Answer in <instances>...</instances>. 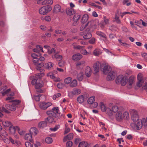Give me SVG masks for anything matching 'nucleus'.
Returning a JSON list of instances; mask_svg holds the SVG:
<instances>
[{"label":"nucleus","mask_w":147,"mask_h":147,"mask_svg":"<svg viewBox=\"0 0 147 147\" xmlns=\"http://www.w3.org/2000/svg\"><path fill=\"white\" fill-rule=\"evenodd\" d=\"M9 102H13V103L11 105L6 104L5 106L6 109L4 107H2V108L0 107V111H4L7 114H9L10 112L9 111L7 110L6 109L11 111H14L16 110V107L20 103V101L17 100H11Z\"/></svg>","instance_id":"obj_1"},{"label":"nucleus","mask_w":147,"mask_h":147,"mask_svg":"<svg viewBox=\"0 0 147 147\" xmlns=\"http://www.w3.org/2000/svg\"><path fill=\"white\" fill-rule=\"evenodd\" d=\"M45 60V58L43 57H40L39 58L33 59V61L34 64L36 65V69L40 72H43L44 70L41 67L44 65V63L42 61Z\"/></svg>","instance_id":"obj_2"},{"label":"nucleus","mask_w":147,"mask_h":147,"mask_svg":"<svg viewBox=\"0 0 147 147\" xmlns=\"http://www.w3.org/2000/svg\"><path fill=\"white\" fill-rule=\"evenodd\" d=\"M46 113L50 118L54 120H53V123H55L57 121V119H60L62 116L60 113L55 114L52 111H47Z\"/></svg>","instance_id":"obj_3"},{"label":"nucleus","mask_w":147,"mask_h":147,"mask_svg":"<svg viewBox=\"0 0 147 147\" xmlns=\"http://www.w3.org/2000/svg\"><path fill=\"white\" fill-rule=\"evenodd\" d=\"M46 113L50 118L54 120H53V123H55L57 121V119H60L62 116L60 113L55 114L52 111H47Z\"/></svg>","instance_id":"obj_4"},{"label":"nucleus","mask_w":147,"mask_h":147,"mask_svg":"<svg viewBox=\"0 0 147 147\" xmlns=\"http://www.w3.org/2000/svg\"><path fill=\"white\" fill-rule=\"evenodd\" d=\"M127 77L125 76L124 77L122 75L118 76L116 80V83L117 84H121V85L124 86L127 82Z\"/></svg>","instance_id":"obj_5"},{"label":"nucleus","mask_w":147,"mask_h":147,"mask_svg":"<svg viewBox=\"0 0 147 147\" xmlns=\"http://www.w3.org/2000/svg\"><path fill=\"white\" fill-rule=\"evenodd\" d=\"M54 120L48 116L45 118L44 121L40 122L38 125V127L40 129H43L47 126V124L49 123H53V120Z\"/></svg>","instance_id":"obj_6"},{"label":"nucleus","mask_w":147,"mask_h":147,"mask_svg":"<svg viewBox=\"0 0 147 147\" xmlns=\"http://www.w3.org/2000/svg\"><path fill=\"white\" fill-rule=\"evenodd\" d=\"M43 86V84L42 81L39 79L38 81L35 85V88L37 92L42 93L44 92L45 90L42 88Z\"/></svg>","instance_id":"obj_7"},{"label":"nucleus","mask_w":147,"mask_h":147,"mask_svg":"<svg viewBox=\"0 0 147 147\" xmlns=\"http://www.w3.org/2000/svg\"><path fill=\"white\" fill-rule=\"evenodd\" d=\"M52 7L49 5H47L41 7L39 10L40 14L45 15L52 10Z\"/></svg>","instance_id":"obj_8"},{"label":"nucleus","mask_w":147,"mask_h":147,"mask_svg":"<svg viewBox=\"0 0 147 147\" xmlns=\"http://www.w3.org/2000/svg\"><path fill=\"white\" fill-rule=\"evenodd\" d=\"M130 113L131 115V119L134 122L139 121L137 111L134 109L130 110Z\"/></svg>","instance_id":"obj_9"},{"label":"nucleus","mask_w":147,"mask_h":147,"mask_svg":"<svg viewBox=\"0 0 147 147\" xmlns=\"http://www.w3.org/2000/svg\"><path fill=\"white\" fill-rule=\"evenodd\" d=\"M101 70L102 71L103 73L105 74L109 73L111 71V68L109 66L102 64L101 65Z\"/></svg>","instance_id":"obj_10"},{"label":"nucleus","mask_w":147,"mask_h":147,"mask_svg":"<svg viewBox=\"0 0 147 147\" xmlns=\"http://www.w3.org/2000/svg\"><path fill=\"white\" fill-rule=\"evenodd\" d=\"M116 76V72L111 71L108 73L107 79V80L109 81L113 80L114 79Z\"/></svg>","instance_id":"obj_11"},{"label":"nucleus","mask_w":147,"mask_h":147,"mask_svg":"<svg viewBox=\"0 0 147 147\" xmlns=\"http://www.w3.org/2000/svg\"><path fill=\"white\" fill-rule=\"evenodd\" d=\"M102 64L98 62H96L94 64L93 67L94 69V74H96L99 71L100 67V69H101Z\"/></svg>","instance_id":"obj_12"},{"label":"nucleus","mask_w":147,"mask_h":147,"mask_svg":"<svg viewBox=\"0 0 147 147\" xmlns=\"http://www.w3.org/2000/svg\"><path fill=\"white\" fill-rule=\"evenodd\" d=\"M51 105L52 103L50 102H42L40 103V107L41 109L45 110Z\"/></svg>","instance_id":"obj_13"},{"label":"nucleus","mask_w":147,"mask_h":147,"mask_svg":"<svg viewBox=\"0 0 147 147\" xmlns=\"http://www.w3.org/2000/svg\"><path fill=\"white\" fill-rule=\"evenodd\" d=\"M88 25L90 27V28L92 29V30L94 29H95L96 28V21L94 20H92L86 24V26Z\"/></svg>","instance_id":"obj_14"},{"label":"nucleus","mask_w":147,"mask_h":147,"mask_svg":"<svg viewBox=\"0 0 147 147\" xmlns=\"http://www.w3.org/2000/svg\"><path fill=\"white\" fill-rule=\"evenodd\" d=\"M76 65L77 69H82L85 65V62L82 61L76 62Z\"/></svg>","instance_id":"obj_15"},{"label":"nucleus","mask_w":147,"mask_h":147,"mask_svg":"<svg viewBox=\"0 0 147 147\" xmlns=\"http://www.w3.org/2000/svg\"><path fill=\"white\" fill-rule=\"evenodd\" d=\"M123 117L122 113L120 111L117 112L115 115L116 119L118 121H121Z\"/></svg>","instance_id":"obj_16"},{"label":"nucleus","mask_w":147,"mask_h":147,"mask_svg":"<svg viewBox=\"0 0 147 147\" xmlns=\"http://www.w3.org/2000/svg\"><path fill=\"white\" fill-rule=\"evenodd\" d=\"M53 64L51 62L44 64L43 66L45 68L49 70H51L52 69Z\"/></svg>","instance_id":"obj_17"},{"label":"nucleus","mask_w":147,"mask_h":147,"mask_svg":"<svg viewBox=\"0 0 147 147\" xmlns=\"http://www.w3.org/2000/svg\"><path fill=\"white\" fill-rule=\"evenodd\" d=\"M66 12L67 15L71 16L76 13V11L73 8H68L66 9Z\"/></svg>","instance_id":"obj_18"},{"label":"nucleus","mask_w":147,"mask_h":147,"mask_svg":"<svg viewBox=\"0 0 147 147\" xmlns=\"http://www.w3.org/2000/svg\"><path fill=\"white\" fill-rule=\"evenodd\" d=\"M30 133L32 135H36L38 133V131L37 129L35 127H32L30 130Z\"/></svg>","instance_id":"obj_19"},{"label":"nucleus","mask_w":147,"mask_h":147,"mask_svg":"<svg viewBox=\"0 0 147 147\" xmlns=\"http://www.w3.org/2000/svg\"><path fill=\"white\" fill-rule=\"evenodd\" d=\"M81 17L80 15L77 14H76L74 15L73 19V20L74 22L75 25L77 24V22L79 20Z\"/></svg>","instance_id":"obj_20"},{"label":"nucleus","mask_w":147,"mask_h":147,"mask_svg":"<svg viewBox=\"0 0 147 147\" xmlns=\"http://www.w3.org/2000/svg\"><path fill=\"white\" fill-rule=\"evenodd\" d=\"M82 55L79 54H77L73 55L72 57L73 60H80L82 58Z\"/></svg>","instance_id":"obj_21"},{"label":"nucleus","mask_w":147,"mask_h":147,"mask_svg":"<svg viewBox=\"0 0 147 147\" xmlns=\"http://www.w3.org/2000/svg\"><path fill=\"white\" fill-rule=\"evenodd\" d=\"M135 80V78L134 76H131L129 77L128 79V83L129 86H131L134 83Z\"/></svg>","instance_id":"obj_22"},{"label":"nucleus","mask_w":147,"mask_h":147,"mask_svg":"<svg viewBox=\"0 0 147 147\" xmlns=\"http://www.w3.org/2000/svg\"><path fill=\"white\" fill-rule=\"evenodd\" d=\"M24 138L25 140L29 141L31 142H33V140L32 139V135L30 133L26 134Z\"/></svg>","instance_id":"obj_23"},{"label":"nucleus","mask_w":147,"mask_h":147,"mask_svg":"<svg viewBox=\"0 0 147 147\" xmlns=\"http://www.w3.org/2000/svg\"><path fill=\"white\" fill-rule=\"evenodd\" d=\"M90 30V29L87 28L86 30V31H87L88 33L83 36L84 39H88L90 38L92 36V34L90 32H89Z\"/></svg>","instance_id":"obj_24"},{"label":"nucleus","mask_w":147,"mask_h":147,"mask_svg":"<svg viewBox=\"0 0 147 147\" xmlns=\"http://www.w3.org/2000/svg\"><path fill=\"white\" fill-rule=\"evenodd\" d=\"M91 69L88 66L86 67L85 70V74L86 76L89 77L91 75Z\"/></svg>","instance_id":"obj_25"},{"label":"nucleus","mask_w":147,"mask_h":147,"mask_svg":"<svg viewBox=\"0 0 147 147\" xmlns=\"http://www.w3.org/2000/svg\"><path fill=\"white\" fill-rule=\"evenodd\" d=\"M81 92V90L78 89L74 88L73 90L70 93L73 95H78L80 94Z\"/></svg>","instance_id":"obj_26"},{"label":"nucleus","mask_w":147,"mask_h":147,"mask_svg":"<svg viewBox=\"0 0 147 147\" xmlns=\"http://www.w3.org/2000/svg\"><path fill=\"white\" fill-rule=\"evenodd\" d=\"M61 7L58 5H56L55 6L54 8L53 9L54 12L55 13H57L60 12Z\"/></svg>","instance_id":"obj_27"},{"label":"nucleus","mask_w":147,"mask_h":147,"mask_svg":"<svg viewBox=\"0 0 147 147\" xmlns=\"http://www.w3.org/2000/svg\"><path fill=\"white\" fill-rule=\"evenodd\" d=\"M88 16L87 14H84L81 19V22L82 23L84 24L86 22L88 19Z\"/></svg>","instance_id":"obj_28"},{"label":"nucleus","mask_w":147,"mask_h":147,"mask_svg":"<svg viewBox=\"0 0 147 147\" xmlns=\"http://www.w3.org/2000/svg\"><path fill=\"white\" fill-rule=\"evenodd\" d=\"M9 130L12 134L15 133L16 131L17 130L16 128V127H14L13 125H11L9 128Z\"/></svg>","instance_id":"obj_29"},{"label":"nucleus","mask_w":147,"mask_h":147,"mask_svg":"<svg viewBox=\"0 0 147 147\" xmlns=\"http://www.w3.org/2000/svg\"><path fill=\"white\" fill-rule=\"evenodd\" d=\"M84 97L83 95H81L78 97L77 99V101L80 103L83 102L84 101Z\"/></svg>","instance_id":"obj_30"},{"label":"nucleus","mask_w":147,"mask_h":147,"mask_svg":"<svg viewBox=\"0 0 147 147\" xmlns=\"http://www.w3.org/2000/svg\"><path fill=\"white\" fill-rule=\"evenodd\" d=\"M100 109L102 112H106L107 108L103 102H101L100 103Z\"/></svg>","instance_id":"obj_31"},{"label":"nucleus","mask_w":147,"mask_h":147,"mask_svg":"<svg viewBox=\"0 0 147 147\" xmlns=\"http://www.w3.org/2000/svg\"><path fill=\"white\" fill-rule=\"evenodd\" d=\"M84 74L82 72H80L77 76V78L79 81H81L83 78Z\"/></svg>","instance_id":"obj_32"},{"label":"nucleus","mask_w":147,"mask_h":147,"mask_svg":"<svg viewBox=\"0 0 147 147\" xmlns=\"http://www.w3.org/2000/svg\"><path fill=\"white\" fill-rule=\"evenodd\" d=\"M137 123L135 124V125H136L137 129L138 130L140 129L142 127L143 125L142 124V123L140 121H139Z\"/></svg>","instance_id":"obj_33"},{"label":"nucleus","mask_w":147,"mask_h":147,"mask_svg":"<svg viewBox=\"0 0 147 147\" xmlns=\"http://www.w3.org/2000/svg\"><path fill=\"white\" fill-rule=\"evenodd\" d=\"M96 34L101 37L105 38V39H107V36L105 34L102 32L100 31H97L96 32Z\"/></svg>","instance_id":"obj_34"},{"label":"nucleus","mask_w":147,"mask_h":147,"mask_svg":"<svg viewBox=\"0 0 147 147\" xmlns=\"http://www.w3.org/2000/svg\"><path fill=\"white\" fill-rule=\"evenodd\" d=\"M95 100V97L94 96L90 97L88 99V102L90 104H92L93 103Z\"/></svg>","instance_id":"obj_35"},{"label":"nucleus","mask_w":147,"mask_h":147,"mask_svg":"<svg viewBox=\"0 0 147 147\" xmlns=\"http://www.w3.org/2000/svg\"><path fill=\"white\" fill-rule=\"evenodd\" d=\"M2 123L3 125L6 127H8L11 125V123L10 122L7 121H3Z\"/></svg>","instance_id":"obj_36"},{"label":"nucleus","mask_w":147,"mask_h":147,"mask_svg":"<svg viewBox=\"0 0 147 147\" xmlns=\"http://www.w3.org/2000/svg\"><path fill=\"white\" fill-rule=\"evenodd\" d=\"M77 81L76 80H74L70 84L71 87H74L76 86L77 85Z\"/></svg>","instance_id":"obj_37"},{"label":"nucleus","mask_w":147,"mask_h":147,"mask_svg":"<svg viewBox=\"0 0 147 147\" xmlns=\"http://www.w3.org/2000/svg\"><path fill=\"white\" fill-rule=\"evenodd\" d=\"M88 145V143L85 141L80 142L78 145V147H86Z\"/></svg>","instance_id":"obj_38"},{"label":"nucleus","mask_w":147,"mask_h":147,"mask_svg":"<svg viewBox=\"0 0 147 147\" xmlns=\"http://www.w3.org/2000/svg\"><path fill=\"white\" fill-rule=\"evenodd\" d=\"M137 78L138 81L140 80V81H142L145 80V81H146L147 79V78L143 79L142 78V74L141 73L139 74H138Z\"/></svg>","instance_id":"obj_39"},{"label":"nucleus","mask_w":147,"mask_h":147,"mask_svg":"<svg viewBox=\"0 0 147 147\" xmlns=\"http://www.w3.org/2000/svg\"><path fill=\"white\" fill-rule=\"evenodd\" d=\"M145 80L140 81V80L138 81L136 83L137 86L138 87H141L143 85V84L145 83Z\"/></svg>","instance_id":"obj_40"},{"label":"nucleus","mask_w":147,"mask_h":147,"mask_svg":"<svg viewBox=\"0 0 147 147\" xmlns=\"http://www.w3.org/2000/svg\"><path fill=\"white\" fill-rule=\"evenodd\" d=\"M41 55L39 53L37 54L33 53L31 55V57L33 58V59H38V57Z\"/></svg>","instance_id":"obj_41"},{"label":"nucleus","mask_w":147,"mask_h":147,"mask_svg":"<svg viewBox=\"0 0 147 147\" xmlns=\"http://www.w3.org/2000/svg\"><path fill=\"white\" fill-rule=\"evenodd\" d=\"M52 111L55 114L58 113L59 111V108L58 107H55L53 108L51 111Z\"/></svg>","instance_id":"obj_42"},{"label":"nucleus","mask_w":147,"mask_h":147,"mask_svg":"<svg viewBox=\"0 0 147 147\" xmlns=\"http://www.w3.org/2000/svg\"><path fill=\"white\" fill-rule=\"evenodd\" d=\"M88 4L89 5L98 8L99 9L101 10V9H102V7H101L100 6L96 5L94 3L89 2V3Z\"/></svg>","instance_id":"obj_43"},{"label":"nucleus","mask_w":147,"mask_h":147,"mask_svg":"<svg viewBox=\"0 0 147 147\" xmlns=\"http://www.w3.org/2000/svg\"><path fill=\"white\" fill-rule=\"evenodd\" d=\"M46 142L48 144L51 143L53 142L52 138L50 137H47L45 139Z\"/></svg>","instance_id":"obj_44"},{"label":"nucleus","mask_w":147,"mask_h":147,"mask_svg":"<svg viewBox=\"0 0 147 147\" xmlns=\"http://www.w3.org/2000/svg\"><path fill=\"white\" fill-rule=\"evenodd\" d=\"M100 51L96 49L93 51L94 55L96 56H98L101 54Z\"/></svg>","instance_id":"obj_45"},{"label":"nucleus","mask_w":147,"mask_h":147,"mask_svg":"<svg viewBox=\"0 0 147 147\" xmlns=\"http://www.w3.org/2000/svg\"><path fill=\"white\" fill-rule=\"evenodd\" d=\"M40 73H38L36 74V76L37 77L38 79H40V78L41 77L43 76H44V74L43 72H43H40L39 71Z\"/></svg>","instance_id":"obj_46"},{"label":"nucleus","mask_w":147,"mask_h":147,"mask_svg":"<svg viewBox=\"0 0 147 147\" xmlns=\"http://www.w3.org/2000/svg\"><path fill=\"white\" fill-rule=\"evenodd\" d=\"M106 112L110 116H111L113 115L112 111L109 108H107Z\"/></svg>","instance_id":"obj_47"},{"label":"nucleus","mask_w":147,"mask_h":147,"mask_svg":"<svg viewBox=\"0 0 147 147\" xmlns=\"http://www.w3.org/2000/svg\"><path fill=\"white\" fill-rule=\"evenodd\" d=\"M71 77H68L65 79V82L67 84H68L71 82Z\"/></svg>","instance_id":"obj_48"},{"label":"nucleus","mask_w":147,"mask_h":147,"mask_svg":"<svg viewBox=\"0 0 147 147\" xmlns=\"http://www.w3.org/2000/svg\"><path fill=\"white\" fill-rule=\"evenodd\" d=\"M55 57L57 61H59L61 60L62 59V56L56 54H55Z\"/></svg>","instance_id":"obj_49"},{"label":"nucleus","mask_w":147,"mask_h":147,"mask_svg":"<svg viewBox=\"0 0 147 147\" xmlns=\"http://www.w3.org/2000/svg\"><path fill=\"white\" fill-rule=\"evenodd\" d=\"M140 121L143 125L145 127L147 125V123H146V120L145 118H142V119L140 120Z\"/></svg>","instance_id":"obj_50"},{"label":"nucleus","mask_w":147,"mask_h":147,"mask_svg":"<svg viewBox=\"0 0 147 147\" xmlns=\"http://www.w3.org/2000/svg\"><path fill=\"white\" fill-rule=\"evenodd\" d=\"M112 111L114 113H115L118 111V107L117 106H114L112 108Z\"/></svg>","instance_id":"obj_51"},{"label":"nucleus","mask_w":147,"mask_h":147,"mask_svg":"<svg viewBox=\"0 0 147 147\" xmlns=\"http://www.w3.org/2000/svg\"><path fill=\"white\" fill-rule=\"evenodd\" d=\"M118 41L122 45H123L124 46L126 47H128L129 45L127 44V43L125 42H122L121 40L120 39H118Z\"/></svg>","instance_id":"obj_52"},{"label":"nucleus","mask_w":147,"mask_h":147,"mask_svg":"<svg viewBox=\"0 0 147 147\" xmlns=\"http://www.w3.org/2000/svg\"><path fill=\"white\" fill-rule=\"evenodd\" d=\"M16 128L17 129V130L18 131L20 135H22L24 134V131L22 130H20L19 127L16 126Z\"/></svg>","instance_id":"obj_53"},{"label":"nucleus","mask_w":147,"mask_h":147,"mask_svg":"<svg viewBox=\"0 0 147 147\" xmlns=\"http://www.w3.org/2000/svg\"><path fill=\"white\" fill-rule=\"evenodd\" d=\"M74 134L72 133H70L67 135V136L68 140H71L73 138Z\"/></svg>","instance_id":"obj_54"},{"label":"nucleus","mask_w":147,"mask_h":147,"mask_svg":"<svg viewBox=\"0 0 147 147\" xmlns=\"http://www.w3.org/2000/svg\"><path fill=\"white\" fill-rule=\"evenodd\" d=\"M72 142L70 141H67L66 144L67 147H71L72 145Z\"/></svg>","instance_id":"obj_55"},{"label":"nucleus","mask_w":147,"mask_h":147,"mask_svg":"<svg viewBox=\"0 0 147 147\" xmlns=\"http://www.w3.org/2000/svg\"><path fill=\"white\" fill-rule=\"evenodd\" d=\"M41 94H39L37 95L34 96V99L37 101H39L40 100V97L41 96Z\"/></svg>","instance_id":"obj_56"},{"label":"nucleus","mask_w":147,"mask_h":147,"mask_svg":"<svg viewBox=\"0 0 147 147\" xmlns=\"http://www.w3.org/2000/svg\"><path fill=\"white\" fill-rule=\"evenodd\" d=\"M115 19L116 22L118 24H120L121 23V21L119 18L118 16L115 14Z\"/></svg>","instance_id":"obj_57"},{"label":"nucleus","mask_w":147,"mask_h":147,"mask_svg":"<svg viewBox=\"0 0 147 147\" xmlns=\"http://www.w3.org/2000/svg\"><path fill=\"white\" fill-rule=\"evenodd\" d=\"M38 79H39L38 78L33 80L31 82V84L32 85H35L37 83L38 81Z\"/></svg>","instance_id":"obj_58"},{"label":"nucleus","mask_w":147,"mask_h":147,"mask_svg":"<svg viewBox=\"0 0 147 147\" xmlns=\"http://www.w3.org/2000/svg\"><path fill=\"white\" fill-rule=\"evenodd\" d=\"M11 90V89L10 88L8 89L5 91L4 92H2V96H4L5 94H7Z\"/></svg>","instance_id":"obj_59"},{"label":"nucleus","mask_w":147,"mask_h":147,"mask_svg":"<svg viewBox=\"0 0 147 147\" xmlns=\"http://www.w3.org/2000/svg\"><path fill=\"white\" fill-rule=\"evenodd\" d=\"M84 47V46H82L80 45H78L76 46L74 45V48L75 49H82L83 47Z\"/></svg>","instance_id":"obj_60"},{"label":"nucleus","mask_w":147,"mask_h":147,"mask_svg":"<svg viewBox=\"0 0 147 147\" xmlns=\"http://www.w3.org/2000/svg\"><path fill=\"white\" fill-rule=\"evenodd\" d=\"M142 56L144 58L145 60H147V53H142Z\"/></svg>","instance_id":"obj_61"},{"label":"nucleus","mask_w":147,"mask_h":147,"mask_svg":"<svg viewBox=\"0 0 147 147\" xmlns=\"http://www.w3.org/2000/svg\"><path fill=\"white\" fill-rule=\"evenodd\" d=\"M42 20H44L45 19L46 21L49 22V21L51 19L49 16H45V18H42Z\"/></svg>","instance_id":"obj_62"},{"label":"nucleus","mask_w":147,"mask_h":147,"mask_svg":"<svg viewBox=\"0 0 147 147\" xmlns=\"http://www.w3.org/2000/svg\"><path fill=\"white\" fill-rule=\"evenodd\" d=\"M1 135L4 136H7V133L5 131H2L1 132Z\"/></svg>","instance_id":"obj_63"},{"label":"nucleus","mask_w":147,"mask_h":147,"mask_svg":"<svg viewBox=\"0 0 147 147\" xmlns=\"http://www.w3.org/2000/svg\"><path fill=\"white\" fill-rule=\"evenodd\" d=\"M25 145L26 147H31L32 144L28 142H25Z\"/></svg>","instance_id":"obj_64"}]
</instances>
